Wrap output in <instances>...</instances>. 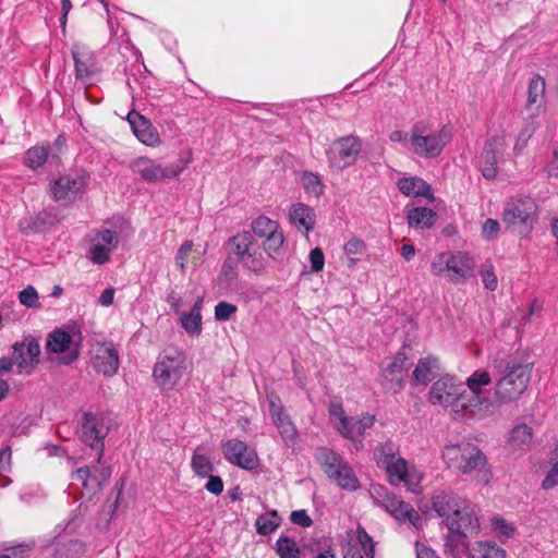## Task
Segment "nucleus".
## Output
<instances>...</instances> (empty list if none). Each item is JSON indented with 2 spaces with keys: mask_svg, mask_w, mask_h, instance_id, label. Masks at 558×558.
Listing matches in <instances>:
<instances>
[{
  "mask_svg": "<svg viewBox=\"0 0 558 558\" xmlns=\"http://www.w3.org/2000/svg\"><path fill=\"white\" fill-rule=\"evenodd\" d=\"M186 369V356L175 347L166 348L158 356L153 376L159 385H175Z\"/></svg>",
  "mask_w": 558,
  "mask_h": 558,
  "instance_id": "obj_9",
  "label": "nucleus"
},
{
  "mask_svg": "<svg viewBox=\"0 0 558 558\" xmlns=\"http://www.w3.org/2000/svg\"><path fill=\"white\" fill-rule=\"evenodd\" d=\"M493 530L505 538H510L514 535L517 529L512 523L507 522L502 518H494L492 520Z\"/></svg>",
  "mask_w": 558,
  "mask_h": 558,
  "instance_id": "obj_54",
  "label": "nucleus"
},
{
  "mask_svg": "<svg viewBox=\"0 0 558 558\" xmlns=\"http://www.w3.org/2000/svg\"><path fill=\"white\" fill-rule=\"evenodd\" d=\"M191 468L195 475L202 478L209 476L214 471V464L206 454L201 452L199 447H197L193 452Z\"/></svg>",
  "mask_w": 558,
  "mask_h": 558,
  "instance_id": "obj_41",
  "label": "nucleus"
},
{
  "mask_svg": "<svg viewBox=\"0 0 558 558\" xmlns=\"http://www.w3.org/2000/svg\"><path fill=\"white\" fill-rule=\"evenodd\" d=\"M276 553L280 558H300V548L294 539L280 536L276 542Z\"/></svg>",
  "mask_w": 558,
  "mask_h": 558,
  "instance_id": "obj_48",
  "label": "nucleus"
},
{
  "mask_svg": "<svg viewBox=\"0 0 558 558\" xmlns=\"http://www.w3.org/2000/svg\"><path fill=\"white\" fill-rule=\"evenodd\" d=\"M291 223L300 231L307 234L315 226V213L305 204H294L289 211Z\"/></svg>",
  "mask_w": 558,
  "mask_h": 558,
  "instance_id": "obj_29",
  "label": "nucleus"
},
{
  "mask_svg": "<svg viewBox=\"0 0 558 558\" xmlns=\"http://www.w3.org/2000/svg\"><path fill=\"white\" fill-rule=\"evenodd\" d=\"M411 366L409 357L403 352H398L392 361L383 369L381 376L385 381L398 389L402 388Z\"/></svg>",
  "mask_w": 558,
  "mask_h": 558,
  "instance_id": "obj_26",
  "label": "nucleus"
},
{
  "mask_svg": "<svg viewBox=\"0 0 558 558\" xmlns=\"http://www.w3.org/2000/svg\"><path fill=\"white\" fill-rule=\"evenodd\" d=\"M437 359L429 356L420 359L412 372V385L427 386L434 378V369L437 368Z\"/></svg>",
  "mask_w": 558,
  "mask_h": 558,
  "instance_id": "obj_32",
  "label": "nucleus"
},
{
  "mask_svg": "<svg viewBox=\"0 0 558 558\" xmlns=\"http://www.w3.org/2000/svg\"><path fill=\"white\" fill-rule=\"evenodd\" d=\"M507 145L505 135H494L485 142L483 149L488 150V153L501 160L506 153Z\"/></svg>",
  "mask_w": 558,
  "mask_h": 558,
  "instance_id": "obj_52",
  "label": "nucleus"
},
{
  "mask_svg": "<svg viewBox=\"0 0 558 558\" xmlns=\"http://www.w3.org/2000/svg\"><path fill=\"white\" fill-rule=\"evenodd\" d=\"M377 465L383 468L387 463L397 460L399 456V447L393 441H386L381 444L375 451Z\"/></svg>",
  "mask_w": 558,
  "mask_h": 558,
  "instance_id": "obj_43",
  "label": "nucleus"
},
{
  "mask_svg": "<svg viewBox=\"0 0 558 558\" xmlns=\"http://www.w3.org/2000/svg\"><path fill=\"white\" fill-rule=\"evenodd\" d=\"M475 260L466 252H442L430 264L434 276L444 277L449 282L461 283L474 274Z\"/></svg>",
  "mask_w": 558,
  "mask_h": 558,
  "instance_id": "obj_5",
  "label": "nucleus"
},
{
  "mask_svg": "<svg viewBox=\"0 0 558 558\" xmlns=\"http://www.w3.org/2000/svg\"><path fill=\"white\" fill-rule=\"evenodd\" d=\"M432 509L448 529L459 530L476 525L475 507L451 490H436L430 498Z\"/></svg>",
  "mask_w": 558,
  "mask_h": 558,
  "instance_id": "obj_3",
  "label": "nucleus"
},
{
  "mask_svg": "<svg viewBox=\"0 0 558 558\" xmlns=\"http://www.w3.org/2000/svg\"><path fill=\"white\" fill-rule=\"evenodd\" d=\"M269 413L272 423L277 428L282 425V423H286V420L291 418L290 415L286 413L280 398L277 396H271L269 398Z\"/></svg>",
  "mask_w": 558,
  "mask_h": 558,
  "instance_id": "obj_50",
  "label": "nucleus"
},
{
  "mask_svg": "<svg viewBox=\"0 0 558 558\" xmlns=\"http://www.w3.org/2000/svg\"><path fill=\"white\" fill-rule=\"evenodd\" d=\"M545 94V81L539 75L531 78L527 92L526 108L529 110H538L543 104Z\"/></svg>",
  "mask_w": 558,
  "mask_h": 558,
  "instance_id": "obj_38",
  "label": "nucleus"
},
{
  "mask_svg": "<svg viewBox=\"0 0 558 558\" xmlns=\"http://www.w3.org/2000/svg\"><path fill=\"white\" fill-rule=\"evenodd\" d=\"M374 555L373 539L365 531H362L359 533V544L350 546L343 558H374Z\"/></svg>",
  "mask_w": 558,
  "mask_h": 558,
  "instance_id": "obj_36",
  "label": "nucleus"
},
{
  "mask_svg": "<svg viewBox=\"0 0 558 558\" xmlns=\"http://www.w3.org/2000/svg\"><path fill=\"white\" fill-rule=\"evenodd\" d=\"M450 140L451 133L447 126L426 133L424 122L417 121L411 126L408 149L421 158L434 159L442 153Z\"/></svg>",
  "mask_w": 558,
  "mask_h": 558,
  "instance_id": "obj_4",
  "label": "nucleus"
},
{
  "mask_svg": "<svg viewBox=\"0 0 558 558\" xmlns=\"http://www.w3.org/2000/svg\"><path fill=\"white\" fill-rule=\"evenodd\" d=\"M532 439V427L521 423L510 430L507 444L512 450H525L530 447Z\"/></svg>",
  "mask_w": 558,
  "mask_h": 558,
  "instance_id": "obj_34",
  "label": "nucleus"
},
{
  "mask_svg": "<svg viewBox=\"0 0 558 558\" xmlns=\"http://www.w3.org/2000/svg\"><path fill=\"white\" fill-rule=\"evenodd\" d=\"M206 477L208 478V481L205 484V489L215 496H219L223 492L222 478L218 475H213L211 473L209 476Z\"/></svg>",
  "mask_w": 558,
  "mask_h": 558,
  "instance_id": "obj_63",
  "label": "nucleus"
},
{
  "mask_svg": "<svg viewBox=\"0 0 558 558\" xmlns=\"http://www.w3.org/2000/svg\"><path fill=\"white\" fill-rule=\"evenodd\" d=\"M236 311L238 307L234 304L221 301L215 306V318L218 322H227Z\"/></svg>",
  "mask_w": 558,
  "mask_h": 558,
  "instance_id": "obj_55",
  "label": "nucleus"
},
{
  "mask_svg": "<svg viewBox=\"0 0 558 558\" xmlns=\"http://www.w3.org/2000/svg\"><path fill=\"white\" fill-rule=\"evenodd\" d=\"M343 253L347 258V266L354 268L360 257L366 253V244L359 238H352L344 244Z\"/></svg>",
  "mask_w": 558,
  "mask_h": 558,
  "instance_id": "obj_39",
  "label": "nucleus"
},
{
  "mask_svg": "<svg viewBox=\"0 0 558 558\" xmlns=\"http://www.w3.org/2000/svg\"><path fill=\"white\" fill-rule=\"evenodd\" d=\"M428 401L448 411L453 421L473 420L481 404L476 396H469L464 384L456 376L446 374L435 380L428 391Z\"/></svg>",
  "mask_w": 558,
  "mask_h": 558,
  "instance_id": "obj_1",
  "label": "nucleus"
},
{
  "mask_svg": "<svg viewBox=\"0 0 558 558\" xmlns=\"http://www.w3.org/2000/svg\"><path fill=\"white\" fill-rule=\"evenodd\" d=\"M490 375L486 371H475L463 383L464 387L466 386L469 389L468 395L476 396L481 401V404L475 408L478 415H474L473 420H483L493 413L492 403L488 398L481 396L483 388L490 385Z\"/></svg>",
  "mask_w": 558,
  "mask_h": 558,
  "instance_id": "obj_20",
  "label": "nucleus"
},
{
  "mask_svg": "<svg viewBox=\"0 0 558 558\" xmlns=\"http://www.w3.org/2000/svg\"><path fill=\"white\" fill-rule=\"evenodd\" d=\"M408 223L415 229H428L436 221V213L427 207H414L407 214Z\"/></svg>",
  "mask_w": 558,
  "mask_h": 558,
  "instance_id": "obj_35",
  "label": "nucleus"
},
{
  "mask_svg": "<svg viewBox=\"0 0 558 558\" xmlns=\"http://www.w3.org/2000/svg\"><path fill=\"white\" fill-rule=\"evenodd\" d=\"M480 558H506V550L493 542L478 544Z\"/></svg>",
  "mask_w": 558,
  "mask_h": 558,
  "instance_id": "obj_53",
  "label": "nucleus"
},
{
  "mask_svg": "<svg viewBox=\"0 0 558 558\" xmlns=\"http://www.w3.org/2000/svg\"><path fill=\"white\" fill-rule=\"evenodd\" d=\"M277 429L286 444L294 441L298 437V430L291 418L286 420V423H282Z\"/></svg>",
  "mask_w": 558,
  "mask_h": 558,
  "instance_id": "obj_59",
  "label": "nucleus"
},
{
  "mask_svg": "<svg viewBox=\"0 0 558 558\" xmlns=\"http://www.w3.org/2000/svg\"><path fill=\"white\" fill-rule=\"evenodd\" d=\"M284 243V235L281 228H279L276 232L270 234L269 236L263 239L260 247L265 251V253L270 258H276Z\"/></svg>",
  "mask_w": 558,
  "mask_h": 558,
  "instance_id": "obj_44",
  "label": "nucleus"
},
{
  "mask_svg": "<svg viewBox=\"0 0 558 558\" xmlns=\"http://www.w3.org/2000/svg\"><path fill=\"white\" fill-rule=\"evenodd\" d=\"M537 129V124L534 121L526 122L522 129L520 130L514 146L513 154L514 156H520L524 148L527 145L529 140L533 136Z\"/></svg>",
  "mask_w": 558,
  "mask_h": 558,
  "instance_id": "obj_49",
  "label": "nucleus"
},
{
  "mask_svg": "<svg viewBox=\"0 0 558 558\" xmlns=\"http://www.w3.org/2000/svg\"><path fill=\"white\" fill-rule=\"evenodd\" d=\"M537 221V205L532 197H510L504 207L502 222L507 229L527 233Z\"/></svg>",
  "mask_w": 558,
  "mask_h": 558,
  "instance_id": "obj_7",
  "label": "nucleus"
},
{
  "mask_svg": "<svg viewBox=\"0 0 558 558\" xmlns=\"http://www.w3.org/2000/svg\"><path fill=\"white\" fill-rule=\"evenodd\" d=\"M280 228L278 221L266 216H258L251 223L252 234L254 238L265 239L276 232Z\"/></svg>",
  "mask_w": 558,
  "mask_h": 558,
  "instance_id": "obj_40",
  "label": "nucleus"
},
{
  "mask_svg": "<svg viewBox=\"0 0 558 558\" xmlns=\"http://www.w3.org/2000/svg\"><path fill=\"white\" fill-rule=\"evenodd\" d=\"M375 421V415L369 413L362 414L356 422L352 420V425L354 426V439L352 441L355 444L356 448H361L363 446L362 438L366 429L371 428Z\"/></svg>",
  "mask_w": 558,
  "mask_h": 558,
  "instance_id": "obj_47",
  "label": "nucleus"
},
{
  "mask_svg": "<svg viewBox=\"0 0 558 558\" xmlns=\"http://www.w3.org/2000/svg\"><path fill=\"white\" fill-rule=\"evenodd\" d=\"M315 458L323 469V471L329 475H331L341 465L344 461L343 458L337 453L336 451L328 448H318L315 453Z\"/></svg>",
  "mask_w": 558,
  "mask_h": 558,
  "instance_id": "obj_37",
  "label": "nucleus"
},
{
  "mask_svg": "<svg viewBox=\"0 0 558 558\" xmlns=\"http://www.w3.org/2000/svg\"><path fill=\"white\" fill-rule=\"evenodd\" d=\"M329 478L337 483V485L345 490L354 492L359 489L360 482L353 469L348 462L343 461L341 465L329 475Z\"/></svg>",
  "mask_w": 558,
  "mask_h": 558,
  "instance_id": "obj_33",
  "label": "nucleus"
},
{
  "mask_svg": "<svg viewBox=\"0 0 558 558\" xmlns=\"http://www.w3.org/2000/svg\"><path fill=\"white\" fill-rule=\"evenodd\" d=\"M368 494L374 504L378 507H381L386 499L391 496L388 489L380 484H372L369 486Z\"/></svg>",
  "mask_w": 558,
  "mask_h": 558,
  "instance_id": "obj_57",
  "label": "nucleus"
},
{
  "mask_svg": "<svg viewBox=\"0 0 558 558\" xmlns=\"http://www.w3.org/2000/svg\"><path fill=\"white\" fill-rule=\"evenodd\" d=\"M202 305L203 298L199 296L190 313L180 315V323L189 335L198 336L202 332Z\"/></svg>",
  "mask_w": 558,
  "mask_h": 558,
  "instance_id": "obj_31",
  "label": "nucleus"
},
{
  "mask_svg": "<svg viewBox=\"0 0 558 558\" xmlns=\"http://www.w3.org/2000/svg\"><path fill=\"white\" fill-rule=\"evenodd\" d=\"M380 508L385 509L400 522H409L415 527L421 525L422 518L412 505L397 498L392 494Z\"/></svg>",
  "mask_w": 558,
  "mask_h": 558,
  "instance_id": "obj_25",
  "label": "nucleus"
},
{
  "mask_svg": "<svg viewBox=\"0 0 558 558\" xmlns=\"http://www.w3.org/2000/svg\"><path fill=\"white\" fill-rule=\"evenodd\" d=\"M61 220L62 217L59 210L56 207L50 206L32 217L26 227L22 226V231L25 233L43 232L50 227L56 226Z\"/></svg>",
  "mask_w": 558,
  "mask_h": 558,
  "instance_id": "obj_27",
  "label": "nucleus"
},
{
  "mask_svg": "<svg viewBox=\"0 0 558 558\" xmlns=\"http://www.w3.org/2000/svg\"><path fill=\"white\" fill-rule=\"evenodd\" d=\"M220 447L223 458L230 464L246 471H253L259 466V458L255 448L250 447L246 442L231 438L221 441Z\"/></svg>",
  "mask_w": 558,
  "mask_h": 558,
  "instance_id": "obj_14",
  "label": "nucleus"
},
{
  "mask_svg": "<svg viewBox=\"0 0 558 558\" xmlns=\"http://www.w3.org/2000/svg\"><path fill=\"white\" fill-rule=\"evenodd\" d=\"M193 242L186 241L184 242L177 252L175 255V264L179 266L181 271L185 270V259L189 253L192 251Z\"/></svg>",
  "mask_w": 558,
  "mask_h": 558,
  "instance_id": "obj_64",
  "label": "nucleus"
},
{
  "mask_svg": "<svg viewBox=\"0 0 558 558\" xmlns=\"http://www.w3.org/2000/svg\"><path fill=\"white\" fill-rule=\"evenodd\" d=\"M45 348L48 354H63L59 360L63 365L72 364L80 354V349L73 344L71 335L63 329H56L48 333Z\"/></svg>",
  "mask_w": 558,
  "mask_h": 558,
  "instance_id": "obj_17",
  "label": "nucleus"
},
{
  "mask_svg": "<svg viewBox=\"0 0 558 558\" xmlns=\"http://www.w3.org/2000/svg\"><path fill=\"white\" fill-rule=\"evenodd\" d=\"M301 183L307 193L314 196H320L323 194V183L319 177L313 172L305 171L301 175Z\"/></svg>",
  "mask_w": 558,
  "mask_h": 558,
  "instance_id": "obj_51",
  "label": "nucleus"
},
{
  "mask_svg": "<svg viewBox=\"0 0 558 558\" xmlns=\"http://www.w3.org/2000/svg\"><path fill=\"white\" fill-rule=\"evenodd\" d=\"M119 234L110 229L97 231L90 239L88 258L96 265L109 262L110 253L118 246Z\"/></svg>",
  "mask_w": 558,
  "mask_h": 558,
  "instance_id": "obj_19",
  "label": "nucleus"
},
{
  "mask_svg": "<svg viewBox=\"0 0 558 558\" xmlns=\"http://www.w3.org/2000/svg\"><path fill=\"white\" fill-rule=\"evenodd\" d=\"M19 300L21 304L29 308H34L39 305L37 291L32 286L26 287L20 292Z\"/></svg>",
  "mask_w": 558,
  "mask_h": 558,
  "instance_id": "obj_56",
  "label": "nucleus"
},
{
  "mask_svg": "<svg viewBox=\"0 0 558 558\" xmlns=\"http://www.w3.org/2000/svg\"><path fill=\"white\" fill-rule=\"evenodd\" d=\"M128 121L140 142L151 147L160 144V137L156 128L144 116L136 111H131L128 114Z\"/></svg>",
  "mask_w": 558,
  "mask_h": 558,
  "instance_id": "obj_24",
  "label": "nucleus"
},
{
  "mask_svg": "<svg viewBox=\"0 0 558 558\" xmlns=\"http://www.w3.org/2000/svg\"><path fill=\"white\" fill-rule=\"evenodd\" d=\"M130 169L147 183H156L179 177L183 168L177 163L162 166L148 157H138L131 161Z\"/></svg>",
  "mask_w": 558,
  "mask_h": 558,
  "instance_id": "obj_12",
  "label": "nucleus"
},
{
  "mask_svg": "<svg viewBox=\"0 0 558 558\" xmlns=\"http://www.w3.org/2000/svg\"><path fill=\"white\" fill-rule=\"evenodd\" d=\"M0 558H29V547L20 545L7 548L0 554Z\"/></svg>",
  "mask_w": 558,
  "mask_h": 558,
  "instance_id": "obj_62",
  "label": "nucleus"
},
{
  "mask_svg": "<svg viewBox=\"0 0 558 558\" xmlns=\"http://www.w3.org/2000/svg\"><path fill=\"white\" fill-rule=\"evenodd\" d=\"M362 151V142L357 136H342L331 143L326 151L329 167L342 171L353 166Z\"/></svg>",
  "mask_w": 558,
  "mask_h": 558,
  "instance_id": "obj_11",
  "label": "nucleus"
},
{
  "mask_svg": "<svg viewBox=\"0 0 558 558\" xmlns=\"http://www.w3.org/2000/svg\"><path fill=\"white\" fill-rule=\"evenodd\" d=\"M481 277H482V281L487 290L495 291L497 289L498 280H497V276L494 271V267L492 264L486 266L481 271Z\"/></svg>",
  "mask_w": 558,
  "mask_h": 558,
  "instance_id": "obj_58",
  "label": "nucleus"
},
{
  "mask_svg": "<svg viewBox=\"0 0 558 558\" xmlns=\"http://www.w3.org/2000/svg\"><path fill=\"white\" fill-rule=\"evenodd\" d=\"M480 530V520L476 519V525L473 527H461L459 530L448 529L445 536L444 551L451 558H461L469 549L468 538L470 535H476Z\"/></svg>",
  "mask_w": 558,
  "mask_h": 558,
  "instance_id": "obj_22",
  "label": "nucleus"
},
{
  "mask_svg": "<svg viewBox=\"0 0 558 558\" xmlns=\"http://www.w3.org/2000/svg\"><path fill=\"white\" fill-rule=\"evenodd\" d=\"M499 222L496 219L488 218L485 220L482 232L486 240H495L499 233Z\"/></svg>",
  "mask_w": 558,
  "mask_h": 558,
  "instance_id": "obj_60",
  "label": "nucleus"
},
{
  "mask_svg": "<svg viewBox=\"0 0 558 558\" xmlns=\"http://www.w3.org/2000/svg\"><path fill=\"white\" fill-rule=\"evenodd\" d=\"M381 469L386 471L391 485L398 486L403 483L411 492H415L414 487L417 486L420 477L409 469L408 462L403 458L400 457Z\"/></svg>",
  "mask_w": 558,
  "mask_h": 558,
  "instance_id": "obj_23",
  "label": "nucleus"
},
{
  "mask_svg": "<svg viewBox=\"0 0 558 558\" xmlns=\"http://www.w3.org/2000/svg\"><path fill=\"white\" fill-rule=\"evenodd\" d=\"M93 367L97 373L106 377H111L117 374L120 360L119 352L111 342H104L95 349V354L92 359Z\"/></svg>",
  "mask_w": 558,
  "mask_h": 558,
  "instance_id": "obj_21",
  "label": "nucleus"
},
{
  "mask_svg": "<svg viewBox=\"0 0 558 558\" xmlns=\"http://www.w3.org/2000/svg\"><path fill=\"white\" fill-rule=\"evenodd\" d=\"M442 458L462 474L481 473L487 463L485 454L472 444L448 445Z\"/></svg>",
  "mask_w": 558,
  "mask_h": 558,
  "instance_id": "obj_8",
  "label": "nucleus"
},
{
  "mask_svg": "<svg viewBox=\"0 0 558 558\" xmlns=\"http://www.w3.org/2000/svg\"><path fill=\"white\" fill-rule=\"evenodd\" d=\"M281 519L276 510H271L267 513L260 514L256 519V531L260 535H268L272 533L279 525Z\"/></svg>",
  "mask_w": 558,
  "mask_h": 558,
  "instance_id": "obj_42",
  "label": "nucleus"
},
{
  "mask_svg": "<svg viewBox=\"0 0 558 558\" xmlns=\"http://www.w3.org/2000/svg\"><path fill=\"white\" fill-rule=\"evenodd\" d=\"M111 468L101 464V461L96 460V464L86 465L77 469L72 478L81 482L83 488L86 490L88 498L98 494L102 485L110 478Z\"/></svg>",
  "mask_w": 558,
  "mask_h": 558,
  "instance_id": "obj_16",
  "label": "nucleus"
},
{
  "mask_svg": "<svg viewBox=\"0 0 558 558\" xmlns=\"http://www.w3.org/2000/svg\"><path fill=\"white\" fill-rule=\"evenodd\" d=\"M310 262L312 271L318 272L323 270L325 265V256L320 247H315L310 252Z\"/></svg>",
  "mask_w": 558,
  "mask_h": 558,
  "instance_id": "obj_61",
  "label": "nucleus"
},
{
  "mask_svg": "<svg viewBox=\"0 0 558 558\" xmlns=\"http://www.w3.org/2000/svg\"><path fill=\"white\" fill-rule=\"evenodd\" d=\"M534 362L529 355L515 353L501 360L497 366L499 378L495 386V397L500 403L514 402L526 391L531 381Z\"/></svg>",
  "mask_w": 558,
  "mask_h": 558,
  "instance_id": "obj_2",
  "label": "nucleus"
},
{
  "mask_svg": "<svg viewBox=\"0 0 558 558\" xmlns=\"http://www.w3.org/2000/svg\"><path fill=\"white\" fill-rule=\"evenodd\" d=\"M399 191L405 196H422L434 199L432 186L418 177L401 178L397 182Z\"/></svg>",
  "mask_w": 558,
  "mask_h": 558,
  "instance_id": "obj_28",
  "label": "nucleus"
},
{
  "mask_svg": "<svg viewBox=\"0 0 558 558\" xmlns=\"http://www.w3.org/2000/svg\"><path fill=\"white\" fill-rule=\"evenodd\" d=\"M12 349L19 373L31 374L39 363L40 345L38 340L28 335L22 341H16Z\"/></svg>",
  "mask_w": 558,
  "mask_h": 558,
  "instance_id": "obj_18",
  "label": "nucleus"
},
{
  "mask_svg": "<svg viewBox=\"0 0 558 558\" xmlns=\"http://www.w3.org/2000/svg\"><path fill=\"white\" fill-rule=\"evenodd\" d=\"M226 247L230 255L250 271L259 274L266 267L260 243L254 238L251 231L243 230L231 236Z\"/></svg>",
  "mask_w": 558,
  "mask_h": 558,
  "instance_id": "obj_6",
  "label": "nucleus"
},
{
  "mask_svg": "<svg viewBox=\"0 0 558 558\" xmlns=\"http://www.w3.org/2000/svg\"><path fill=\"white\" fill-rule=\"evenodd\" d=\"M49 156V147L34 146L31 147L24 157L25 165L31 169H37L45 165Z\"/></svg>",
  "mask_w": 558,
  "mask_h": 558,
  "instance_id": "obj_46",
  "label": "nucleus"
},
{
  "mask_svg": "<svg viewBox=\"0 0 558 558\" xmlns=\"http://www.w3.org/2000/svg\"><path fill=\"white\" fill-rule=\"evenodd\" d=\"M75 78L85 85H90L100 74L101 68L95 51L83 44L72 46Z\"/></svg>",
  "mask_w": 558,
  "mask_h": 558,
  "instance_id": "obj_15",
  "label": "nucleus"
},
{
  "mask_svg": "<svg viewBox=\"0 0 558 558\" xmlns=\"http://www.w3.org/2000/svg\"><path fill=\"white\" fill-rule=\"evenodd\" d=\"M500 159L493 156L488 150H482L480 156V171L486 180H494L498 174V162Z\"/></svg>",
  "mask_w": 558,
  "mask_h": 558,
  "instance_id": "obj_45",
  "label": "nucleus"
},
{
  "mask_svg": "<svg viewBox=\"0 0 558 558\" xmlns=\"http://www.w3.org/2000/svg\"><path fill=\"white\" fill-rule=\"evenodd\" d=\"M328 412L332 421L338 420L336 427L338 432L347 439H354V426L352 418L344 414L341 401L332 400L329 404Z\"/></svg>",
  "mask_w": 558,
  "mask_h": 558,
  "instance_id": "obj_30",
  "label": "nucleus"
},
{
  "mask_svg": "<svg viewBox=\"0 0 558 558\" xmlns=\"http://www.w3.org/2000/svg\"><path fill=\"white\" fill-rule=\"evenodd\" d=\"M88 175L66 173L49 185L50 197L61 206H70L82 197L87 186Z\"/></svg>",
  "mask_w": 558,
  "mask_h": 558,
  "instance_id": "obj_10",
  "label": "nucleus"
},
{
  "mask_svg": "<svg viewBox=\"0 0 558 558\" xmlns=\"http://www.w3.org/2000/svg\"><path fill=\"white\" fill-rule=\"evenodd\" d=\"M109 427L100 414L86 412L82 420V440L96 452L97 461H101L105 451L104 439L108 435Z\"/></svg>",
  "mask_w": 558,
  "mask_h": 558,
  "instance_id": "obj_13",
  "label": "nucleus"
}]
</instances>
